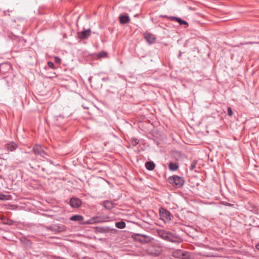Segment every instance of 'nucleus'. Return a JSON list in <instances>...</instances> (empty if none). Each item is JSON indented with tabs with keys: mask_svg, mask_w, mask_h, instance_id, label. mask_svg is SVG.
Segmentation results:
<instances>
[{
	"mask_svg": "<svg viewBox=\"0 0 259 259\" xmlns=\"http://www.w3.org/2000/svg\"><path fill=\"white\" fill-rule=\"evenodd\" d=\"M168 181L172 186L177 188L182 187L185 183V180L182 177L176 175L169 177Z\"/></svg>",
	"mask_w": 259,
	"mask_h": 259,
	"instance_id": "f257e3e1",
	"label": "nucleus"
},
{
	"mask_svg": "<svg viewBox=\"0 0 259 259\" xmlns=\"http://www.w3.org/2000/svg\"><path fill=\"white\" fill-rule=\"evenodd\" d=\"M146 251L149 255L157 256L161 253L162 249L160 246L153 244L147 248Z\"/></svg>",
	"mask_w": 259,
	"mask_h": 259,
	"instance_id": "f03ea898",
	"label": "nucleus"
},
{
	"mask_svg": "<svg viewBox=\"0 0 259 259\" xmlns=\"http://www.w3.org/2000/svg\"><path fill=\"white\" fill-rule=\"evenodd\" d=\"M172 256L179 259H189L190 252L181 249H176L172 252Z\"/></svg>",
	"mask_w": 259,
	"mask_h": 259,
	"instance_id": "7ed1b4c3",
	"label": "nucleus"
},
{
	"mask_svg": "<svg viewBox=\"0 0 259 259\" xmlns=\"http://www.w3.org/2000/svg\"><path fill=\"white\" fill-rule=\"evenodd\" d=\"M45 229L47 230H50L55 234H58L66 230V227L64 225L53 224L49 226H46Z\"/></svg>",
	"mask_w": 259,
	"mask_h": 259,
	"instance_id": "20e7f679",
	"label": "nucleus"
},
{
	"mask_svg": "<svg viewBox=\"0 0 259 259\" xmlns=\"http://www.w3.org/2000/svg\"><path fill=\"white\" fill-rule=\"evenodd\" d=\"M132 238H133L134 240L142 243H147L151 241V238L149 236L140 234H133L132 235Z\"/></svg>",
	"mask_w": 259,
	"mask_h": 259,
	"instance_id": "39448f33",
	"label": "nucleus"
},
{
	"mask_svg": "<svg viewBox=\"0 0 259 259\" xmlns=\"http://www.w3.org/2000/svg\"><path fill=\"white\" fill-rule=\"evenodd\" d=\"M33 151L35 155L45 157L47 154L45 151V148L42 146L36 144L33 147Z\"/></svg>",
	"mask_w": 259,
	"mask_h": 259,
	"instance_id": "423d86ee",
	"label": "nucleus"
},
{
	"mask_svg": "<svg viewBox=\"0 0 259 259\" xmlns=\"http://www.w3.org/2000/svg\"><path fill=\"white\" fill-rule=\"evenodd\" d=\"M159 214L162 220L164 222H168L171 220L172 216L170 212L163 208H160Z\"/></svg>",
	"mask_w": 259,
	"mask_h": 259,
	"instance_id": "0eeeda50",
	"label": "nucleus"
},
{
	"mask_svg": "<svg viewBox=\"0 0 259 259\" xmlns=\"http://www.w3.org/2000/svg\"><path fill=\"white\" fill-rule=\"evenodd\" d=\"M81 204V200L76 197H72L70 200V205L73 208H78Z\"/></svg>",
	"mask_w": 259,
	"mask_h": 259,
	"instance_id": "6e6552de",
	"label": "nucleus"
},
{
	"mask_svg": "<svg viewBox=\"0 0 259 259\" xmlns=\"http://www.w3.org/2000/svg\"><path fill=\"white\" fill-rule=\"evenodd\" d=\"M91 31L90 29L84 30L78 33V37L81 39L88 38L91 35Z\"/></svg>",
	"mask_w": 259,
	"mask_h": 259,
	"instance_id": "1a4fd4ad",
	"label": "nucleus"
},
{
	"mask_svg": "<svg viewBox=\"0 0 259 259\" xmlns=\"http://www.w3.org/2000/svg\"><path fill=\"white\" fill-rule=\"evenodd\" d=\"M157 234L160 238L168 241L169 236L171 233L165 231L164 230H158Z\"/></svg>",
	"mask_w": 259,
	"mask_h": 259,
	"instance_id": "9d476101",
	"label": "nucleus"
},
{
	"mask_svg": "<svg viewBox=\"0 0 259 259\" xmlns=\"http://www.w3.org/2000/svg\"><path fill=\"white\" fill-rule=\"evenodd\" d=\"M168 18L169 20H170L171 21H175L178 22L180 25H185V27H187L188 26V22L185 20H182V19H181L179 17L170 16V17H168Z\"/></svg>",
	"mask_w": 259,
	"mask_h": 259,
	"instance_id": "9b49d317",
	"label": "nucleus"
},
{
	"mask_svg": "<svg viewBox=\"0 0 259 259\" xmlns=\"http://www.w3.org/2000/svg\"><path fill=\"white\" fill-rule=\"evenodd\" d=\"M168 241L175 243H180L183 241V239L180 237L171 233Z\"/></svg>",
	"mask_w": 259,
	"mask_h": 259,
	"instance_id": "f8f14e48",
	"label": "nucleus"
},
{
	"mask_svg": "<svg viewBox=\"0 0 259 259\" xmlns=\"http://www.w3.org/2000/svg\"><path fill=\"white\" fill-rule=\"evenodd\" d=\"M103 205L105 209L110 210L115 207L116 204L110 200H105L103 202Z\"/></svg>",
	"mask_w": 259,
	"mask_h": 259,
	"instance_id": "ddd939ff",
	"label": "nucleus"
},
{
	"mask_svg": "<svg viewBox=\"0 0 259 259\" xmlns=\"http://www.w3.org/2000/svg\"><path fill=\"white\" fill-rule=\"evenodd\" d=\"M5 147L8 151H13L17 148V145L14 142H12L5 144Z\"/></svg>",
	"mask_w": 259,
	"mask_h": 259,
	"instance_id": "4468645a",
	"label": "nucleus"
},
{
	"mask_svg": "<svg viewBox=\"0 0 259 259\" xmlns=\"http://www.w3.org/2000/svg\"><path fill=\"white\" fill-rule=\"evenodd\" d=\"M11 69V66L8 63H3L0 65V71L2 73L8 72Z\"/></svg>",
	"mask_w": 259,
	"mask_h": 259,
	"instance_id": "2eb2a0df",
	"label": "nucleus"
},
{
	"mask_svg": "<svg viewBox=\"0 0 259 259\" xmlns=\"http://www.w3.org/2000/svg\"><path fill=\"white\" fill-rule=\"evenodd\" d=\"M145 39L150 44H153L155 40V37L154 36V35L150 33L145 34Z\"/></svg>",
	"mask_w": 259,
	"mask_h": 259,
	"instance_id": "dca6fc26",
	"label": "nucleus"
},
{
	"mask_svg": "<svg viewBox=\"0 0 259 259\" xmlns=\"http://www.w3.org/2000/svg\"><path fill=\"white\" fill-rule=\"evenodd\" d=\"M130 20V17L127 15H120L119 16V21L121 24H126Z\"/></svg>",
	"mask_w": 259,
	"mask_h": 259,
	"instance_id": "f3484780",
	"label": "nucleus"
},
{
	"mask_svg": "<svg viewBox=\"0 0 259 259\" xmlns=\"http://www.w3.org/2000/svg\"><path fill=\"white\" fill-rule=\"evenodd\" d=\"M83 220V217L79 214L74 215L70 218V220L72 221L80 222Z\"/></svg>",
	"mask_w": 259,
	"mask_h": 259,
	"instance_id": "a211bd4d",
	"label": "nucleus"
},
{
	"mask_svg": "<svg viewBox=\"0 0 259 259\" xmlns=\"http://www.w3.org/2000/svg\"><path fill=\"white\" fill-rule=\"evenodd\" d=\"M155 165L153 161L146 162L145 167L149 170H152L154 169Z\"/></svg>",
	"mask_w": 259,
	"mask_h": 259,
	"instance_id": "6ab92c4d",
	"label": "nucleus"
},
{
	"mask_svg": "<svg viewBox=\"0 0 259 259\" xmlns=\"http://www.w3.org/2000/svg\"><path fill=\"white\" fill-rule=\"evenodd\" d=\"M179 164L176 162H170L169 163V169L171 171H175L179 168Z\"/></svg>",
	"mask_w": 259,
	"mask_h": 259,
	"instance_id": "aec40b11",
	"label": "nucleus"
},
{
	"mask_svg": "<svg viewBox=\"0 0 259 259\" xmlns=\"http://www.w3.org/2000/svg\"><path fill=\"white\" fill-rule=\"evenodd\" d=\"M115 226L116 227L119 229H124L126 227V224L125 222L123 221L116 222L115 224Z\"/></svg>",
	"mask_w": 259,
	"mask_h": 259,
	"instance_id": "412c9836",
	"label": "nucleus"
},
{
	"mask_svg": "<svg viewBox=\"0 0 259 259\" xmlns=\"http://www.w3.org/2000/svg\"><path fill=\"white\" fill-rule=\"evenodd\" d=\"M1 220H2L4 224L11 225L13 223V221L12 220L5 218L4 217H2Z\"/></svg>",
	"mask_w": 259,
	"mask_h": 259,
	"instance_id": "4be33fe9",
	"label": "nucleus"
},
{
	"mask_svg": "<svg viewBox=\"0 0 259 259\" xmlns=\"http://www.w3.org/2000/svg\"><path fill=\"white\" fill-rule=\"evenodd\" d=\"M197 161L196 160H193L191 165H190V170L191 171H192L194 169V168H195L196 167V165L197 164Z\"/></svg>",
	"mask_w": 259,
	"mask_h": 259,
	"instance_id": "5701e85b",
	"label": "nucleus"
},
{
	"mask_svg": "<svg viewBox=\"0 0 259 259\" xmlns=\"http://www.w3.org/2000/svg\"><path fill=\"white\" fill-rule=\"evenodd\" d=\"M107 54L106 52H105L104 51H102V52H101L98 53V58H100L105 57L107 56Z\"/></svg>",
	"mask_w": 259,
	"mask_h": 259,
	"instance_id": "b1692460",
	"label": "nucleus"
},
{
	"mask_svg": "<svg viewBox=\"0 0 259 259\" xmlns=\"http://www.w3.org/2000/svg\"><path fill=\"white\" fill-rule=\"evenodd\" d=\"M138 143H139V141L137 139H133L132 142V144L133 146H137L138 144Z\"/></svg>",
	"mask_w": 259,
	"mask_h": 259,
	"instance_id": "393cba45",
	"label": "nucleus"
},
{
	"mask_svg": "<svg viewBox=\"0 0 259 259\" xmlns=\"http://www.w3.org/2000/svg\"><path fill=\"white\" fill-rule=\"evenodd\" d=\"M228 115L230 116L233 114V111L231 107H229L227 108Z\"/></svg>",
	"mask_w": 259,
	"mask_h": 259,
	"instance_id": "a878e982",
	"label": "nucleus"
},
{
	"mask_svg": "<svg viewBox=\"0 0 259 259\" xmlns=\"http://www.w3.org/2000/svg\"><path fill=\"white\" fill-rule=\"evenodd\" d=\"M48 65L51 68H54V67H55L54 64L52 62H51V61H49L48 62Z\"/></svg>",
	"mask_w": 259,
	"mask_h": 259,
	"instance_id": "bb28decb",
	"label": "nucleus"
},
{
	"mask_svg": "<svg viewBox=\"0 0 259 259\" xmlns=\"http://www.w3.org/2000/svg\"><path fill=\"white\" fill-rule=\"evenodd\" d=\"M55 61L56 63H61V59L58 57H55Z\"/></svg>",
	"mask_w": 259,
	"mask_h": 259,
	"instance_id": "cd10ccee",
	"label": "nucleus"
},
{
	"mask_svg": "<svg viewBox=\"0 0 259 259\" xmlns=\"http://www.w3.org/2000/svg\"><path fill=\"white\" fill-rule=\"evenodd\" d=\"M95 219H96L97 220L96 221V222H97V223H101V222H105V220H101L100 218H96Z\"/></svg>",
	"mask_w": 259,
	"mask_h": 259,
	"instance_id": "c85d7f7f",
	"label": "nucleus"
},
{
	"mask_svg": "<svg viewBox=\"0 0 259 259\" xmlns=\"http://www.w3.org/2000/svg\"><path fill=\"white\" fill-rule=\"evenodd\" d=\"M224 205H226V206H230V207H231V206H234V204H231V203H228V202H224L223 203Z\"/></svg>",
	"mask_w": 259,
	"mask_h": 259,
	"instance_id": "c756f323",
	"label": "nucleus"
},
{
	"mask_svg": "<svg viewBox=\"0 0 259 259\" xmlns=\"http://www.w3.org/2000/svg\"><path fill=\"white\" fill-rule=\"evenodd\" d=\"M256 248L259 250V243L256 245Z\"/></svg>",
	"mask_w": 259,
	"mask_h": 259,
	"instance_id": "7c9ffc66",
	"label": "nucleus"
},
{
	"mask_svg": "<svg viewBox=\"0 0 259 259\" xmlns=\"http://www.w3.org/2000/svg\"><path fill=\"white\" fill-rule=\"evenodd\" d=\"M0 199L2 200V199H3V198L0 197Z\"/></svg>",
	"mask_w": 259,
	"mask_h": 259,
	"instance_id": "2f4dec72",
	"label": "nucleus"
},
{
	"mask_svg": "<svg viewBox=\"0 0 259 259\" xmlns=\"http://www.w3.org/2000/svg\"><path fill=\"white\" fill-rule=\"evenodd\" d=\"M61 259H66V258H61Z\"/></svg>",
	"mask_w": 259,
	"mask_h": 259,
	"instance_id": "473e14b6",
	"label": "nucleus"
}]
</instances>
